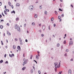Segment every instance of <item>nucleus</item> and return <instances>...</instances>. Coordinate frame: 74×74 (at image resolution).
<instances>
[{"mask_svg": "<svg viewBox=\"0 0 74 74\" xmlns=\"http://www.w3.org/2000/svg\"><path fill=\"white\" fill-rule=\"evenodd\" d=\"M54 64L55 65V67L56 68H58V67H60V62H59V64L58 66V63H55Z\"/></svg>", "mask_w": 74, "mask_h": 74, "instance_id": "nucleus-1", "label": "nucleus"}, {"mask_svg": "<svg viewBox=\"0 0 74 74\" xmlns=\"http://www.w3.org/2000/svg\"><path fill=\"white\" fill-rule=\"evenodd\" d=\"M15 27L16 29H17L18 31H19V32L21 31V29H20V27L19 26H17V25H15Z\"/></svg>", "mask_w": 74, "mask_h": 74, "instance_id": "nucleus-2", "label": "nucleus"}, {"mask_svg": "<svg viewBox=\"0 0 74 74\" xmlns=\"http://www.w3.org/2000/svg\"><path fill=\"white\" fill-rule=\"evenodd\" d=\"M33 8H34V7H33V5H30L29 7V9L30 10H31V11L33 10Z\"/></svg>", "mask_w": 74, "mask_h": 74, "instance_id": "nucleus-3", "label": "nucleus"}, {"mask_svg": "<svg viewBox=\"0 0 74 74\" xmlns=\"http://www.w3.org/2000/svg\"><path fill=\"white\" fill-rule=\"evenodd\" d=\"M23 60L24 62L23 63V66H24V65L25 64H26V63H27V62H26V59L24 58L23 59Z\"/></svg>", "mask_w": 74, "mask_h": 74, "instance_id": "nucleus-4", "label": "nucleus"}, {"mask_svg": "<svg viewBox=\"0 0 74 74\" xmlns=\"http://www.w3.org/2000/svg\"><path fill=\"white\" fill-rule=\"evenodd\" d=\"M73 41H70L69 42V45H73Z\"/></svg>", "mask_w": 74, "mask_h": 74, "instance_id": "nucleus-5", "label": "nucleus"}, {"mask_svg": "<svg viewBox=\"0 0 74 74\" xmlns=\"http://www.w3.org/2000/svg\"><path fill=\"white\" fill-rule=\"evenodd\" d=\"M69 74H71V70H69Z\"/></svg>", "mask_w": 74, "mask_h": 74, "instance_id": "nucleus-6", "label": "nucleus"}, {"mask_svg": "<svg viewBox=\"0 0 74 74\" xmlns=\"http://www.w3.org/2000/svg\"><path fill=\"white\" fill-rule=\"evenodd\" d=\"M7 33L8 35H9V36H10L11 35V33L9 32L8 31H7Z\"/></svg>", "mask_w": 74, "mask_h": 74, "instance_id": "nucleus-7", "label": "nucleus"}, {"mask_svg": "<svg viewBox=\"0 0 74 74\" xmlns=\"http://www.w3.org/2000/svg\"><path fill=\"white\" fill-rule=\"evenodd\" d=\"M54 20V18L53 17H52L51 18V21H53Z\"/></svg>", "mask_w": 74, "mask_h": 74, "instance_id": "nucleus-8", "label": "nucleus"}, {"mask_svg": "<svg viewBox=\"0 0 74 74\" xmlns=\"http://www.w3.org/2000/svg\"><path fill=\"white\" fill-rule=\"evenodd\" d=\"M17 49H18V50H19V49H21V47L20 46H18L17 47Z\"/></svg>", "mask_w": 74, "mask_h": 74, "instance_id": "nucleus-9", "label": "nucleus"}, {"mask_svg": "<svg viewBox=\"0 0 74 74\" xmlns=\"http://www.w3.org/2000/svg\"><path fill=\"white\" fill-rule=\"evenodd\" d=\"M33 71H34L33 69H32L31 71V73H33Z\"/></svg>", "mask_w": 74, "mask_h": 74, "instance_id": "nucleus-10", "label": "nucleus"}, {"mask_svg": "<svg viewBox=\"0 0 74 74\" xmlns=\"http://www.w3.org/2000/svg\"><path fill=\"white\" fill-rule=\"evenodd\" d=\"M37 16H38V15H37V14H35L34 16L35 18H37Z\"/></svg>", "mask_w": 74, "mask_h": 74, "instance_id": "nucleus-11", "label": "nucleus"}, {"mask_svg": "<svg viewBox=\"0 0 74 74\" xmlns=\"http://www.w3.org/2000/svg\"><path fill=\"white\" fill-rule=\"evenodd\" d=\"M11 13L12 14V13H14V14H15V11L13 10V11L11 12Z\"/></svg>", "mask_w": 74, "mask_h": 74, "instance_id": "nucleus-12", "label": "nucleus"}, {"mask_svg": "<svg viewBox=\"0 0 74 74\" xmlns=\"http://www.w3.org/2000/svg\"><path fill=\"white\" fill-rule=\"evenodd\" d=\"M4 14H5V15H7V12L5 10L4 11Z\"/></svg>", "mask_w": 74, "mask_h": 74, "instance_id": "nucleus-13", "label": "nucleus"}, {"mask_svg": "<svg viewBox=\"0 0 74 74\" xmlns=\"http://www.w3.org/2000/svg\"><path fill=\"white\" fill-rule=\"evenodd\" d=\"M0 27L1 29H2L3 28V25H0Z\"/></svg>", "mask_w": 74, "mask_h": 74, "instance_id": "nucleus-14", "label": "nucleus"}, {"mask_svg": "<svg viewBox=\"0 0 74 74\" xmlns=\"http://www.w3.org/2000/svg\"><path fill=\"white\" fill-rule=\"evenodd\" d=\"M19 40L20 42H22V39H21V38H19Z\"/></svg>", "mask_w": 74, "mask_h": 74, "instance_id": "nucleus-15", "label": "nucleus"}, {"mask_svg": "<svg viewBox=\"0 0 74 74\" xmlns=\"http://www.w3.org/2000/svg\"><path fill=\"white\" fill-rule=\"evenodd\" d=\"M8 4H9V5L10 6H11V2H8Z\"/></svg>", "mask_w": 74, "mask_h": 74, "instance_id": "nucleus-16", "label": "nucleus"}, {"mask_svg": "<svg viewBox=\"0 0 74 74\" xmlns=\"http://www.w3.org/2000/svg\"><path fill=\"white\" fill-rule=\"evenodd\" d=\"M19 3H17L16 4V6H19Z\"/></svg>", "mask_w": 74, "mask_h": 74, "instance_id": "nucleus-17", "label": "nucleus"}, {"mask_svg": "<svg viewBox=\"0 0 74 74\" xmlns=\"http://www.w3.org/2000/svg\"><path fill=\"white\" fill-rule=\"evenodd\" d=\"M25 69H26V67H25L22 69V70H24Z\"/></svg>", "mask_w": 74, "mask_h": 74, "instance_id": "nucleus-18", "label": "nucleus"}, {"mask_svg": "<svg viewBox=\"0 0 74 74\" xmlns=\"http://www.w3.org/2000/svg\"><path fill=\"white\" fill-rule=\"evenodd\" d=\"M36 58L37 59H38V56L37 55L36 56Z\"/></svg>", "mask_w": 74, "mask_h": 74, "instance_id": "nucleus-19", "label": "nucleus"}, {"mask_svg": "<svg viewBox=\"0 0 74 74\" xmlns=\"http://www.w3.org/2000/svg\"><path fill=\"white\" fill-rule=\"evenodd\" d=\"M45 15H47V11H45Z\"/></svg>", "mask_w": 74, "mask_h": 74, "instance_id": "nucleus-20", "label": "nucleus"}, {"mask_svg": "<svg viewBox=\"0 0 74 74\" xmlns=\"http://www.w3.org/2000/svg\"><path fill=\"white\" fill-rule=\"evenodd\" d=\"M32 25H33V26H34V25H35V23H34L33 22L32 23Z\"/></svg>", "mask_w": 74, "mask_h": 74, "instance_id": "nucleus-21", "label": "nucleus"}, {"mask_svg": "<svg viewBox=\"0 0 74 74\" xmlns=\"http://www.w3.org/2000/svg\"><path fill=\"white\" fill-rule=\"evenodd\" d=\"M42 28L43 29H45V26H44V25L43 26H42Z\"/></svg>", "mask_w": 74, "mask_h": 74, "instance_id": "nucleus-22", "label": "nucleus"}, {"mask_svg": "<svg viewBox=\"0 0 74 74\" xmlns=\"http://www.w3.org/2000/svg\"><path fill=\"white\" fill-rule=\"evenodd\" d=\"M57 46L58 47H59V46H60V44L59 43L57 44Z\"/></svg>", "mask_w": 74, "mask_h": 74, "instance_id": "nucleus-23", "label": "nucleus"}, {"mask_svg": "<svg viewBox=\"0 0 74 74\" xmlns=\"http://www.w3.org/2000/svg\"><path fill=\"white\" fill-rule=\"evenodd\" d=\"M0 62L1 63H3V60H1V61H0Z\"/></svg>", "mask_w": 74, "mask_h": 74, "instance_id": "nucleus-24", "label": "nucleus"}, {"mask_svg": "<svg viewBox=\"0 0 74 74\" xmlns=\"http://www.w3.org/2000/svg\"><path fill=\"white\" fill-rule=\"evenodd\" d=\"M55 13L56 15H57L58 14V12L56 11H55Z\"/></svg>", "mask_w": 74, "mask_h": 74, "instance_id": "nucleus-25", "label": "nucleus"}, {"mask_svg": "<svg viewBox=\"0 0 74 74\" xmlns=\"http://www.w3.org/2000/svg\"><path fill=\"white\" fill-rule=\"evenodd\" d=\"M13 49H15V46L14 45L13 46Z\"/></svg>", "mask_w": 74, "mask_h": 74, "instance_id": "nucleus-26", "label": "nucleus"}, {"mask_svg": "<svg viewBox=\"0 0 74 74\" xmlns=\"http://www.w3.org/2000/svg\"><path fill=\"white\" fill-rule=\"evenodd\" d=\"M66 43V40H65L64 42V44H65Z\"/></svg>", "mask_w": 74, "mask_h": 74, "instance_id": "nucleus-27", "label": "nucleus"}, {"mask_svg": "<svg viewBox=\"0 0 74 74\" xmlns=\"http://www.w3.org/2000/svg\"><path fill=\"white\" fill-rule=\"evenodd\" d=\"M59 10L60 11H63V10H62L60 8L59 9Z\"/></svg>", "mask_w": 74, "mask_h": 74, "instance_id": "nucleus-28", "label": "nucleus"}, {"mask_svg": "<svg viewBox=\"0 0 74 74\" xmlns=\"http://www.w3.org/2000/svg\"><path fill=\"white\" fill-rule=\"evenodd\" d=\"M38 73L39 74H41V72L40 71H38Z\"/></svg>", "mask_w": 74, "mask_h": 74, "instance_id": "nucleus-29", "label": "nucleus"}, {"mask_svg": "<svg viewBox=\"0 0 74 74\" xmlns=\"http://www.w3.org/2000/svg\"><path fill=\"white\" fill-rule=\"evenodd\" d=\"M61 16H62V17H63V16H64V14H62L61 15Z\"/></svg>", "mask_w": 74, "mask_h": 74, "instance_id": "nucleus-30", "label": "nucleus"}, {"mask_svg": "<svg viewBox=\"0 0 74 74\" xmlns=\"http://www.w3.org/2000/svg\"><path fill=\"white\" fill-rule=\"evenodd\" d=\"M39 8L40 9H42V7L41 6H40Z\"/></svg>", "mask_w": 74, "mask_h": 74, "instance_id": "nucleus-31", "label": "nucleus"}, {"mask_svg": "<svg viewBox=\"0 0 74 74\" xmlns=\"http://www.w3.org/2000/svg\"><path fill=\"white\" fill-rule=\"evenodd\" d=\"M61 73H62V71L60 72L58 74H61Z\"/></svg>", "mask_w": 74, "mask_h": 74, "instance_id": "nucleus-32", "label": "nucleus"}, {"mask_svg": "<svg viewBox=\"0 0 74 74\" xmlns=\"http://www.w3.org/2000/svg\"><path fill=\"white\" fill-rule=\"evenodd\" d=\"M18 19H19V18H16V21H18Z\"/></svg>", "mask_w": 74, "mask_h": 74, "instance_id": "nucleus-33", "label": "nucleus"}, {"mask_svg": "<svg viewBox=\"0 0 74 74\" xmlns=\"http://www.w3.org/2000/svg\"><path fill=\"white\" fill-rule=\"evenodd\" d=\"M2 4V3L1 2H0V6H1V5Z\"/></svg>", "mask_w": 74, "mask_h": 74, "instance_id": "nucleus-34", "label": "nucleus"}, {"mask_svg": "<svg viewBox=\"0 0 74 74\" xmlns=\"http://www.w3.org/2000/svg\"><path fill=\"white\" fill-rule=\"evenodd\" d=\"M69 49H67L66 50V52H69Z\"/></svg>", "mask_w": 74, "mask_h": 74, "instance_id": "nucleus-35", "label": "nucleus"}, {"mask_svg": "<svg viewBox=\"0 0 74 74\" xmlns=\"http://www.w3.org/2000/svg\"><path fill=\"white\" fill-rule=\"evenodd\" d=\"M9 56H10V57H12V55H11L10 54H9Z\"/></svg>", "mask_w": 74, "mask_h": 74, "instance_id": "nucleus-36", "label": "nucleus"}, {"mask_svg": "<svg viewBox=\"0 0 74 74\" xmlns=\"http://www.w3.org/2000/svg\"><path fill=\"white\" fill-rule=\"evenodd\" d=\"M4 22V20H1V22Z\"/></svg>", "mask_w": 74, "mask_h": 74, "instance_id": "nucleus-37", "label": "nucleus"}, {"mask_svg": "<svg viewBox=\"0 0 74 74\" xmlns=\"http://www.w3.org/2000/svg\"><path fill=\"white\" fill-rule=\"evenodd\" d=\"M2 15H3V16H5L4 15V14H3V12H2Z\"/></svg>", "mask_w": 74, "mask_h": 74, "instance_id": "nucleus-38", "label": "nucleus"}, {"mask_svg": "<svg viewBox=\"0 0 74 74\" xmlns=\"http://www.w3.org/2000/svg\"><path fill=\"white\" fill-rule=\"evenodd\" d=\"M7 25L8 26H10V24L8 23L7 24Z\"/></svg>", "mask_w": 74, "mask_h": 74, "instance_id": "nucleus-39", "label": "nucleus"}, {"mask_svg": "<svg viewBox=\"0 0 74 74\" xmlns=\"http://www.w3.org/2000/svg\"><path fill=\"white\" fill-rule=\"evenodd\" d=\"M6 10L8 12H9V10H8V9H6Z\"/></svg>", "mask_w": 74, "mask_h": 74, "instance_id": "nucleus-40", "label": "nucleus"}, {"mask_svg": "<svg viewBox=\"0 0 74 74\" xmlns=\"http://www.w3.org/2000/svg\"><path fill=\"white\" fill-rule=\"evenodd\" d=\"M2 17V16L0 14V18H1Z\"/></svg>", "mask_w": 74, "mask_h": 74, "instance_id": "nucleus-41", "label": "nucleus"}, {"mask_svg": "<svg viewBox=\"0 0 74 74\" xmlns=\"http://www.w3.org/2000/svg\"><path fill=\"white\" fill-rule=\"evenodd\" d=\"M12 56H14V54H12Z\"/></svg>", "mask_w": 74, "mask_h": 74, "instance_id": "nucleus-42", "label": "nucleus"}, {"mask_svg": "<svg viewBox=\"0 0 74 74\" xmlns=\"http://www.w3.org/2000/svg\"><path fill=\"white\" fill-rule=\"evenodd\" d=\"M71 7H72V8H73V5H71Z\"/></svg>", "mask_w": 74, "mask_h": 74, "instance_id": "nucleus-43", "label": "nucleus"}, {"mask_svg": "<svg viewBox=\"0 0 74 74\" xmlns=\"http://www.w3.org/2000/svg\"><path fill=\"white\" fill-rule=\"evenodd\" d=\"M54 27H55V26H56V24H54Z\"/></svg>", "mask_w": 74, "mask_h": 74, "instance_id": "nucleus-44", "label": "nucleus"}, {"mask_svg": "<svg viewBox=\"0 0 74 74\" xmlns=\"http://www.w3.org/2000/svg\"><path fill=\"white\" fill-rule=\"evenodd\" d=\"M6 56H7V55L6 54H5V56H4L5 58H6Z\"/></svg>", "mask_w": 74, "mask_h": 74, "instance_id": "nucleus-45", "label": "nucleus"}, {"mask_svg": "<svg viewBox=\"0 0 74 74\" xmlns=\"http://www.w3.org/2000/svg\"><path fill=\"white\" fill-rule=\"evenodd\" d=\"M4 7L5 8V10H6L7 9L6 8V6L5 5L4 6Z\"/></svg>", "mask_w": 74, "mask_h": 74, "instance_id": "nucleus-46", "label": "nucleus"}, {"mask_svg": "<svg viewBox=\"0 0 74 74\" xmlns=\"http://www.w3.org/2000/svg\"><path fill=\"white\" fill-rule=\"evenodd\" d=\"M41 36L42 37H43L44 36V34H42Z\"/></svg>", "mask_w": 74, "mask_h": 74, "instance_id": "nucleus-47", "label": "nucleus"}, {"mask_svg": "<svg viewBox=\"0 0 74 74\" xmlns=\"http://www.w3.org/2000/svg\"><path fill=\"white\" fill-rule=\"evenodd\" d=\"M11 7H12V8H13L14 6H13V5H12L11 6Z\"/></svg>", "mask_w": 74, "mask_h": 74, "instance_id": "nucleus-48", "label": "nucleus"}, {"mask_svg": "<svg viewBox=\"0 0 74 74\" xmlns=\"http://www.w3.org/2000/svg\"><path fill=\"white\" fill-rule=\"evenodd\" d=\"M15 41H18V39L16 38L15 39Z\"/></svg>", "mask_w": 74, "mask_h": 74, "instance_id": "nucleus-49", "label": "nucleus"}, {"mask_svg": "<svg viewBox=\"0 0 74 74\" xmlns=\"http://www.w3.org/2000/svg\"><path fill=\"white\" fill-rule=\"evenodd\" d=\"M58 19H60V16H58Z\"/></svg>", "mask_w": 74, "mask_h": 74, "instance_id": "nucleus-50", "label": "nucleus"}, {"mask_svg": "<svg viewBox=\"0 0 74 74\" xmlns=\"http://www.w3.org/2000/svg\"><path fill=\"white\" fill-rule=\"evenodd\" d=\"M34 62H36V63H37V61H36L34 60Z\"/></svg>", "mask_w": 74, "mask_h": 74, "instance_id": "nucleus-51", "label": "nucleus"}, {"mask_svg": "<svg viewBox=\"0 0 74 74\" xmlns=\"http://www.w3.org/2000/svg\"><path fill=\"white\" fill-rule=\"evenodd\" d=\"M61 21H62V19L60 18V22Z\"/></svg>", "mask_w": 74, "mask_h": 74, "instance_id": "nucleus-52", "label": "nucleus"}, {"mask_svg": "<svg viewBox=\"0 0 74 74\" xmlns=\"http://www.w3.org/2000/svg\"><path fill=\"white\" fill-rule=\"evenodd\" d=\"M65 56H67V53H65Z\"/></svg>", "mask_w": 74, "mask_h": 74, "instance_id": "nucleus-53", "label": "nucleus"}, {"mask_svg": "<svg viewBox=\"0 0 74 74\" xmlns=\"http://www.w3.org/2000/svg\"><path fill=\"white\" fill-rule=\"evenodd\" d=\"M25 42H27V39L25 40Z\"/></svg>", "mask_w": 74, "mask_h": 74, "instance_id": "nucleus-54", "label": "nucleus"}, {"mask_svg": "<svg viewBox=\"0 0 74 74\" xmlns=\"http://www.w3.org/2000/svg\"><path fill=\"white\" fill-rule=\"evenodd\" d=\"M23 56L24 58H25V53L23 54Z\"/></svg>", "mask_w": 74, "mask_h": 74, "instance_id": "nucleus-55", "label": "nucleus"}, {"mask_svg": "<svg viewBox=\"0 0 74 74\" xmlns=\"http://www.w3.org/2000/svg\"><path fill=\"white\" fill-rule=\"evenodd\" d=\"M5 63H8V61H7Z\"/></svg>", "mask_w": 74, "mask_h": 74, "instance_id": "nucleus-56", "label": "nucleus"}, {"mask_svg": "<svg viewBox=\"0 0 74 74\" xmlns=\"http://www.w3.org/2000/svg\"><path fill=\"white\" fill-rule=\"evenodd\" d=\"M41 24H39V26H41Z\"/></svg>", "mask_w": 74, "mask_h": 74, "instance_id": "nucleus-57", "label": "nucleus"}, {"mask_svg": "<svg viewBox=\"0 0 74 74\" xmlns=\"http://www.w3.org/2000/svg\"><path fill=\"white\" fill-rule=\"evenodd\" d=\"M9 22H10V23H11V20H9Z\"/></svg>", "mask_w": 74, "mask_h": 74, "instance_id": "nucleus-58", "label": "nucleus"}, {"mask_svg": "<svg viewBox=\"0 0 74 74\" xmlns=\"http://www.w3.org/2000/svg\"><path fill=\"white\" fill-rule=\"evenodd\" d=\"M37 56H40V54H38V55Z\"/></svg>", "mask_w": 74, "mask_h": 74, "instance_id": "nucleus-59", "label": "nucleus"}, {"mask_svg": "<svg viewBox=\"0 0 74 74\" xmlns=\"http://www.w3.org/2000/svg\"><path fill=\"white\" fill-rule=\"evenodd\" d=\"M5 73H6V72H5V73L3 72V74H5Z\"/></svg>", "mask_w": 74, "mask_h": 74, "instance_id": "nucleus-60", "label": "nucleus"}, {"mask_svg": "<svg viewBox=\"0 0 74 74\" xmlns=\"http://www.w3.org/2000/svg\"><path fill=\"white\" fill-rule=\"evenodd\" d=\"M71 61H73V59H71Z\"/></svg>", "mask_w": 74, "mask_h": 74, "instance_id": "nucleus-61", "label": "nucleus"}, {"mask_svg": "<svg viewBox=\"0 0 74 74\" xmlns=\"http://www.w3.org/2000/svg\"><path fill=\"white\" fill-rule=\"evenodd\" d=\"M20 44H22V42H20Z\"/></svg>", "mask_w": 74, "mask_h": 74, "instance_id": "nucleus-62", "label": "nucleus"}, {"mask_svg": "<svg viewBox=\"0 0 74 74\" xmlns=\"http://www.w3.org/2000/svg\"><path fill=\"white\" fill-rule=\"evenodd\" d=\"M38 54H39L40 53V52L38 51Z\"/></svg>", "mask_w": 74, "mask_h": 74, "instance_id": "nucleus-63", "label": "nucleus"}, {"mask_svg": "<svg viewBox=\"0 0 74 74\" xmlns=\"http://www.w3.org/2000/svg\"><path fill=\"white\" fill-rule=\"evenodd\" d=\"M6 41L8 43V40H7Z\"/></svg>", "mask_w": 74, "mask_h": 74, "instance_id": "nucleus-64", "label": "nucleus"}]
</instances>
